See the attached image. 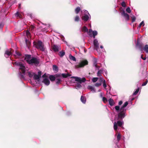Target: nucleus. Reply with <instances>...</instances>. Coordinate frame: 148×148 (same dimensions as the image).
Returning a JSON list of instances; mask_svg holds the SVG:
<instances>
[{
	"mask_svg": "<svg viewBox=\"0 0 148 148\" xmlns=\"http://www.w3.org/2000/svg\"><path fill=\"white\" fill-rule=\"evenodd\" d=\"M89 18V16L87 14H85L82 17V19L85 21H87L88 20Z\"/></svg>",
	"mask_w": 148,
	"mask_h": 148,
	"instance_id": "nucleus-13",
	"label": "nucleus"
},
{
	"mask_svg": "<svg viewBox=\"0 0 148 148\" xmlns=\"http://www.w3.org/2000/svg\"><path fill=\"white\" fill-rule=\"evenodd\" d=\"M49 78L51 81H55L56 79V77L53 75H51L49 76Z\"/></svg>",
	"mask_w": 148,
	"mask_h": 148,
	"instance_id": "nucleus-25",
	"label": "nucleus"
},
{
	"mask_svg": "<svg viewBox=\"0 0 148 148\" xmlns=\"http://www.w3.org/2000/svg\"><path fill=\"white\" fill-rule=\"evenodd\" d=\"M66 75L67 76V77L69 76H71V75L69 74V73H67L66 74Z\"/></svg>",
	"mask_w": 148,
	"mask_h": 148,
	"instance_id": "nucleus-56",
	"label": "nucleus"
},
{
	"mask_svg": "<svg viewBox=\"0 0 148 148\" xmlns=\"http://www.w3.org/2000/svg\"><path fill=\"white\" fill-rule=\"evenodd\" d=\"M92 36L95 38V36L97 34V32L96 31H92Z\"/></svg>",
	"mask_w": 148,
	"mask_h": 148,
	"instance_id": "nucleus-22",
	"label": "nucleus"
},
{
	"mask_svg": "<svg viewBox=\"0 0 148 148\" xmlns=\"http://www.w3.org/2000/svg\"><path fill=\"white\" fill-rule=\"evenodd\" d=\"M86 13H88V14H88V12H87V11H86Z\"/></svg>",
	"mask_w": 148,
	"mask_h": 148,
	"instance_id": "nucleus-63",
	"label": "nucleus"
},
{
	"mask_svg": "<svg viewBox=\"0 0 148 148\" xmlns=\"http://www.w3.org/2000/svg\"><path fill=\"white\" fill-rule=\"evenodd\" d=\"M103 79H102L101 78H100V79L99 80V82H101H101H103Z\"/></svg>",
	"mask_w": 148,
	"mask_h": 148,
	"instance_id": "nucleus-51",
	"label": "nucleus"
},
{
	"mask_svg": "<svg viewBox=\"0 0 148 148\" xmlns=\"http://www.w3.org/2000/svg\"><path fill=\"white\" fill-rule=\"evenodd\" d=\"M126 11L128 13H130L131 12V10L130 8L128 7L126 9Z\"/></svg>",
	"mask_w": 148,
	"mask_h": 148,
	"instance_id": "nucleus-40",
	"label": "nucleus"
},
{
	"mask_svg": "<svg viewBox=\"0 0 148 148\" xmlns=\"http://www.w3.org/2000/svg\"><path fill=\"white\" fill-rule=\"evenodd\" d=\"M92 29H89V31L88 32V35H89V36L90 37H92V34L90 33H91V32H92Z\"/></svg>",
	"mask_w": 148,
	"mask_h": 148,
	"instance_id": "nucleus-36",
	"label": "nucleus"
},
{
	"mask_svg": "<svg viewBox=\"0 0 148 148\" xmlns=\"http://www.w3.org/2000/svg\"><path fill=\"white\" fill-rule=\"evenodd\" d=\"M12 53L8 50L5 51L4 55L6 57H8Z\"/></svg>",
	"mask_w": 148,
	"mask_h": 148,
	"instance_id": "nucleus-15",
	"label": "nucleus"
},
{
	"mask_svg": "<svg viewBox=\"0 0 148 148\" xmlns=\"http://www.w3.org/2000/svg\"><path fill=\"white\" fill-rule=\"evenodd\" d=\"M148 82V80H147L146 81L143 82V83L142 84V86H145Z\"/></svg>",
	"mask_w": 148,
	"mask_h": 148,
	"instance_id": "nucleus-46",
	"label": "nucleus"
},
{
	"mask_svg": "<svg viewBox=\"0 0 148 148\" xmlns=\"http://www.w3.org/2000/svg\"><path fill=\"white\" fill-rule=\"evenodd\" d=\"M62 76L64 78L67 77V76L66 75V74L62 73Z\"/></svg>",
	"mask_w": 148,
	"mask_h": 148,
	"instance_id": "nucleus-49",
	"label": "nucleus"
},
{
	"mask_svg": "<svg viewBox=\"0 0 148 148\" xmlns=\"http://www.w3.org/2000/svg\"><path fill=\"white\" fill-rule=\"evenodd\" d=\"M128 104V102L126 101L120 108V106H118L115 107V108L116 112H119L120 110V112L118 114V119L122 120L123 119L125 116L126 109H125V108L127 106Z\"/></svg>",
	"mask_w": 148,
	"mask_h": 148,
	"instance_id": "nucleus-1",
	"label": "nucleus"
},
{
	"mask_svg": "<svg viewBox=\"0 0 148 148\" xmlns=\"http://www.w3.org/2000/svg\"><path fill=\"white\" fill-rule=\"evenodd\" d=\"M25 42L26 45V46L28 48H29V46H30L31 45V42L29 41V40H28L27 39H25Z\"/></svg>",
	"mask_w": 148,
	"mask_h": 148,
	"instance_id": "nucleus-19",
	"label": "nucleus"
},
{
	"mask_svg": "<svg viewBox=\"0 0 148 148\" xmlns=\"http://www.w3.org/2000/svg\"><path fill=\"white\" fill-rule=\"evenodd\" d=\"M40 60L36 58L32 57L30 60H27V62L29 64L32 65H34L37 66L40 63Z\"/></svg>",
	"mask_w": 148,
	"mask_h": 148,
	"instance_id": "nucleus-3",
	"label": "nucleus"
},
{
	"mask_svg": "<svg viewBox=\"0 0 148 148\" xmlns=\"http://www.w3.org/2000/svg\"><path fill=\"white\" fill-rule=\"evenodd\" d=\"M103 86L104 88H106L107 87V85L106 84V81L105 80H103Z\"/></svg>",
	"mask_w": 148,
	"mask_h": 148,
	"instance_id": "nucleus-33",
	"label": "nucleus"
},
{
	"mask_svg": "<svg viewBox=\"0 0 148 148\" xmlns=\"http://www.w3.org/2000/svg\"><path fill=\"white\" fill-rule=\"evenodd\" d=\"M98 79L97 77H94L92 79V81L94 82H96Z\"/></svg>",
	"mask_w": 148,
	"mask_h": 148,
	"instance_id": "nucleus-37",
	"label": "nucleus"
},
{
	"mask_svg": "<svg viewBox=\"0 0 148 148\" xmlns=\"http://www.w3.org/2000/svg\"><path fill=\"white\" fill-rule=\"evenodd\" d=\"M139 90V88H138L136 90V91L133 93V95H136L138 93Z\"/></svg>",
	"mask_w": 148,
	"mask_h": 148,
	"instance_id": "nucleus-35",
	"label": "nucleus"
},
{
	"mask_svg": "<svg viewBox=\"0 0 148 148\" xmlns=\"http://www.w3.org/2000/svg\"><path fill=\"white\" fill-rule=\"evenodd\" d=\"M82 30L83 32H88V30L86 26H84L82 28Z\"/></svg>",
	"mask_w": 148,
	"mask_h": 148,
	"instance_id": "nucleus-26",
	"label": "nucleus"
},
{
	"mask_svg": "<svg viewBox=\"0 0 148 148\" xmlns=\"http://www.w3.org/2000/svg\"><path fill=\"white\" fill-rule=\"evenodd\" d=\"M121 5L123 7H126V4L125 2L124 1H123L121 3Z\"/></svg>",
	"mask_w": 148,
	"mask_h": 148,
	"instance_id": "nucleus-44",
	"label": "nucleus"
},
{
	"mask_svg": "<svg viewBox=\"0 0 148 148\" xmlns=\"http://www.w3.org/2000/svg\"><path fill=\"white\" fill-rule=\"evenodd\" d=\"M81 10V8L80 7H77L75 9V13L76 14H78L80 11Z\"/></svg>",
	"mask_w": 148,
	"mask_h": 148,
	"instance_id": "nucleus-23",
	"label": "nucleus"
},
{
	"mask_svg": "<svg viewBox=\"0 0 148 148\" xmlns=\"http://www.w3.org/2000/svg\"><path fill=\"white\" fill-rule=\"evenodd\" d=\"M97 65V61H95L94 62V64H93L94 66H95Z\"/></svg>",
	"mask_w": 148,
	"mask_h": 148,
	"instance_id": "nucleus-54",
	"label": "nucleus"
},
{
	"mask_svg": "<svg viewBox=\"0 0 148 148\" xmlns=\"http://www.w3.org/2000/svg\"><path fill=\"white\" fill-rule=\"evenodd\" d=\"M131 18H132V23H133V22H134L135 21V20L136 19V18L134 16H132L131 17Z\"/></svg>",
	"mask_w": 148,
	"mask_h": 148,
	"instance_id": "nucleus-42",
	"label": "nucleus"
},
{
	"mask_svg": "<svg viewBox=\"0 0 148 148\" xmlns=\"http://www.w3.org/2000/svg\"><path fill=\"white\" fill-rule=\"evenodd\" d=\"M88 62L86 60L81 61L78 64L75 66L76 69L83 67L85 66L88 64Z\"/></svg>",
	"mask_w": 148,
	"mask_h": 148,
	"instance_id": "nucleus-5",
	"label": "nucleus"
},
{
	"mask_svg": "<svg viewBox=\"0 0 148 148\" xmlns=\"http://www.w3.org/2000/svg\"><path fill=\"white\" fill-rule=\"evenodd\" d=\"M134 99V98L132 99V100H133Z\"/></svg>",
	"mask_w": 148,
	"mask_h": 148,
	"instance_id": "nucleus-64",
	"label": "nucleus"
},
{
	"mask_svg": "<svg viewBox=\"0 0 148 148\" xmlns=\"http://www.w3.org/2000/svg\"><path fill=\"white\" fill-rule=\"evenodd\" d=\"M30 17H31V18H32V14H30Z\"/></svg>",
	"mask_w": 148,
	"mask_h": 148,
	"instance_id": "nucleus-62",
	"label": "nucleus"
},
{
	"mask_svg": "<svg viewBox=\"0 0 148 148\" xmlns=\"http://www.w3.org/2000/svg\"><path fill=\"white\" fill-rule=\"evenodd\" d=\"M31 58V56L30 55H25V60L27 62V60H30Z\"/></svg>",
	"mask_w": 148,
	"mask_h": 148,
	"instance_id": "nucleus-14",
	"label": "nucleus"
},
{
	"mask_svg": "<svg viewBox=\"0 0 148 148\" xmlns=\"http://www.w3.org/2000/svg\"><path fill=\"white\" fill-rule=\"evenodd\" d=\"M15 52H16V54L17 56H21V54L18 51H16Z\"/></svg>",
	"mask_w": 148,
	"mask_h": 148,
	"instance_id": "nucleus-47",
	"label": "nucleus"
},
{
	"mask_svg": "<svg viewBox=\"0 0 148 148\" xmlns=\"http://www.w3.org/2000/svg\"><path fill=\"white\" fill-rule=\"evenodd\" d=\"M69 58L71 60H72L73 61H76V59L75 57L73 56H72L71 54H70L69 56Z\"/></svg>",
	"mask_w": 148,
	"mask_h": 148,
	"instance_id": "nucleus-20",
	"label": "nucleus"
},
{
	"mask_svg": "<svg viewBox=\"0 0 148 148\" xmlns=\"http://www.w3.org/2000/svg\"><path fill=\"white\" fill-rule=\"evenodd\" d=\"M65 54V52L62 51H60L59 53V55L61 57H63Z\"/></svg>",
	"mask_w": 148,
	"mask_h": 148,
	"instance_id": "nucleus-24",
	"label": "nucleus"
},
{
	"mask_svg": "<svg viewBox=\"0 0 148 148\" xmlns=\"http://www.w3.org/2000/svg\"><path fill=\"white\" fill-rule=\"evenodd\" d=\"M121 138V135L120 134H118L117 136V140L119 141Z\"/></svg>",
	"mask_w": 148,
	"mask_h": 148,
	"instance_id": "nucleus-30",
	"label": "nucleus"
},
{
	"mask_svg": "<svg viewBox=\"0 0 148 148\" xmlns=\"http://www.w3.org/2000/svg\"><path fill=\"white\" fill-rule=\"evenodd\" d=\"M81 101L84 104L86 103V98L85 97L82 96L80 98Z\"/></svg>",
	"mask_w": 148,
	"mask_h": 148,
	"instance_id": "nucleus-16",
	"label": "nucleus"
},
{
	"mask_svg": "<svg viewBox=\"0 0 148 148\" xmlns=\"http://www.w3.org/2000/svg\"><path fill=\"white\" fill-rule=\"evenodd\" d=\"M38 75L39 76V77H40L41 74V72L40 71H39L38 72Z\"/></svg>",
	"mask_w": 148,
	"mask_h": 148,
	"instance_id": "nucleus-50",
	"label": "nucleus"
},
{
	"mask_svg": "<svg viewBox=\"0 0 148 148\" xmlns=\"http://www.w3.org/2000/svg\"><path fill=\"white\" fill-rule=\"evenodd\" d=\"M14 64L20 67L19 69L21 71L19 73L20 77L22 78H24V75L25 73V68L23 64L20 62H16Z\"/></svg>",
	"mask_w": 148,
	"mask_h": 148,
	"instance_id": "nucleus-2",
	"label": "nucleus"
},
{
	"mask_svg": "<svg viewBox=\"0 0 148 148\" xmlns=\"http://www.w3.org/2000/svg\"><path fill=\"white\" fill-rule=\"evenodd\" d=\"M81 86V85L80 84H79L77 86V87H80Z\"/></svg>",
	"mask_w": 148,
	"mask_h": 148,
	"instance_id": "nucleus-60",
	"label": "nucleus"
},
{
	"mask_svg": "<svg viewBox=\"0 0 148 148\" xmlns=\"http://www.w3.org/2000/svg\"><path fill=\"white\" fill-rule=\"evenodd\" d=\"M100 47L101 49H103V46H100Z\"/></svg>",
	"mask_w": 148,
	"mask_h": 148,
	"instance_id": "nucleus-61",
	"label": "nucleus"
},
{
	"mask_svg": "<svg viewBox=\"0 0 148 148\" xmlns=\"http://www.w3.org/2000/svg\"><path fill=\"white\" fill-rule=\"evenodd\" d=\"M141 58L143 60H146V57H143V55H142L141 56Z\"/></svg>",
	"mask_w": 148,
	"mask_h": 148,
	"instance_id": "nucleus-53",
	"label": "nucleus"
},
{
	"mask_svg": "<svg viewBox=\"0 0 148 148\" xmlns=\"http://www.w3.org/2000/svg\"><path fill=\"white\" fill-rule=\"evenodd\" d=\"M79 16H76L75 18V21L78 22L79 21Z\"/></svg>",
	"mask_w": 148,
	"mask_h": 148,
	"instance_id": "nucleus-34",
	"label": "nucleus"
},
{
	"mask_svg": "<svg viewBox=\"0 0 148 148\" xmlns=\"http://www.w3.org/2000/svg\"><path fill=\"white\" fill-rule=\"evenodd\" d=\"M53 69L54 71L58 72V66L56 65H53Z\"/></svg>",
	"mask_w": 148,
	"mask_h": 148,
	"instance_id": "nucleus-21",
	"label": "nucleus"
},
{
	"mask_svg": "<svg viewBox=\"0 0 148 148\" xmlns=\"http://www.w3.org/2000/svg\"><path fill=\"white\" fill-rule=\"evenodd\" d=\"M21 3H20L18 4V7L19 8H20V7H21Z\"/></svg>",
	"mask_w": 148,
	"mask_h": 148,
	"instance_id": "nucleus-58",
	"label": "nucleus"
},
{
	"mask_svg": "<svg viewBox=\"0 0 148 148\" xmlns=\"http://www.w3.org/2000/svg\"><path fill=\"white\" fill-rule=\"evenodd\" d=\"M123 103V101H120L119 103H118V104L119 106H120Z\"/></svg>",
	"mask_w": 148,
	"mask_h": 148,
	"instance_id": "nucleus-52",
	"label": "nucleus"
},
{
	"mask_svg": "<svg viewBox=\"0 0 148 148\" xmlns=\"http://www.w3.org/2000/svg\"><path fill=\"white\" fill-rule=\"evenodd\" d=\"M101 82H97L95 84V86L96 87H98L101 86Z\"/></svg>",
	"mask_w": 148,
	"mask_h": 148,
	"instance_id": "nucleus-39",
	"label": "nucleus"
},
{
	"mask_svg": "<svg viewBox=\"0 0 148 148\" xmlns=\"http://www.w3.org/2000/svg\"><path fill=\"white\" fill-rule=\"evenodd\" d=\"M52 49L53 51L55 52H58L60 49V48L59 46H58L55 45H53L52 46Z\"/></svg>",
	"mask_w": 148,
	"mask_h": 148,
	"instance_id": "nucleus-10",
	"label": "nucleus"
},
{
	"mask_svg": "<svg viewBox=\"0 0 148 148\" xmlns=\"http://www.w3.org/2000/svg\"><path fill=\"white\" fill-rule=\"evenodd\" d=\"M88 88L90 89L92 91H93L94 92H95V90L94 88L92 86H88Z\"/></svg>",
	"mask_w": 148,
	"mask_h": 148,
	"instance_id": "nucleus-28",
	"label": "nucleus"
},
{
	"mask_svg": "<svg viewBox=\"0 0 148 148\" xmlns=\"http://www.w3.org/2000/svg\"><path fill=\"white\" fill-rule=\"evenodd\" d=\"M26 35L27 37L28 38H31L30 36V32L28 31L27 30L26 32Z\"/></svg>",
	"mask_w": 148,
	"mask_h": 148,
	"instance_id": "nucleus-29",
	"label": "nucleus"
},
{
	"mask_svg": "<svg viewBox=\"0 0 148 148\" xmlns=\"http://www.w3.org/2000/svg\"><path fill=\"white\" fill-rule=\"evenodd\" d=\"M143 50L145 51L147 53H148V45H145L144 47H143Z\"/></svg>",
	"mask_w": 148,
	"mask_h": 148,
	"instance_id": "nucleus-17",
	"label": "nucleus"
},
{
	"mask_svg": "<svg viewBox=\"0 0 148 148\" xmlns=\"http://www.w3.org/2000/svg\"><path fill=\"white\" fill-rule=\"evenodd\" d=\"M144 45L143 43L138 40L136 45V47L138 48L141 51L143 50V48Z\"/></svg>",
	"mask_w": 148,
	"mask_h": 148,
	"instance_id": "nucleus-8",
	"label": "nucleus"
},
{
	"mask_svg": "<svg viewBox=\"0 0 148 148\" xmlns=\"http://www.w3.org/2000/svg\"><path fill=\"white\" fill-rule=\"evenodd\" d=\"M72 77L75 79V81L78 82L80 84L86 81V78L84 77L82 78V79L80 77Z\"/></svg>",
	"mask_w": 148,
	"mask_h": 148,
	"instance_id": "nucleus-6",
	"label": "nucleus"
},
{
	"mask_svg": "<svg viewBox=\"0 0 148 148\" xmlns=\"http://www.w3.org/2000/svg\"><path fill=\"white\" fill-rule=\"evenodd\" d=\"M108 101L110 105L111 106H112L114 104V102L113 100L111 98H110L108 100Z\"/></svg>",
	"mask_w": 148,
	"mask_h": 148,
	"instance_id": "nucleus-18",
	"label": "nucleus"
},
{
	"mask_svg": "<svg viewBox=\"0 0 148 148\" xmlns=\"http://www.w3.org/2000/svg\"><path fill=\"white\" fill-rule=\"evenodd\" d=\"M47 77V76H46V74L45 73L42 76V77L43 78H44V77Z\"/></svg>",
	"mask_w": 148,
	"mask_h": 148,
	"instance_id": "nucleus-55",
	"label": "nucleus"
},
{
	"mask_svg": "<svg viewBox=\"0 0 148 148\" xmlns=\"http://www.w3.org/2000/svg\"><path fill=\"white\" fill-rule=\"evenodd\" d=\"M102 71L101 70H100L98 71L97 73V75L98 76H101V73H102Z\"/></svg>",
	"mask_w": 148,
	"mask_h": 148,
	"instance_id": "nucleus-38",
	"label": "nucleus"
},
{
	"mask_svg": "<svg viewBox=\"0 0 148 148\" xmlns=\"http://www.w3.org/2000/svg\"><path fill=\"white\" fill-rule=\"evenodd\" d=\"M16 16L17 17H18L20 18H21L22 17V15L21 14H19L18 12H17L16 14Z\"/></svg>",
	"mask_w": 148,
	"mask_h": 148,
	"instance_id": "nucleus-31",
	"label": "nucleus"
},
{
	"mask_svg": "<svg viewBox=\"0 0 148 148\" xmlns=\"http://www.w3.org/2000/svg\"><path fill=\"white\" fill-rule=\"evenodd\" d=\"M143 24V26H144L145 25L143 21H142L140 23L138 26V27L139 28Z\"/></svg>",
	"mask_w": 148,
	"mask_h": 148,
	"instance_id": "nucleus-45",
	"label": "nucleus"
},
{
	"mask_svg": "<svg viewBox=\"0 0 148 148\" xmlns=\"http://www.w3.org/2000/svg\"><path fill=\"white\" fill-rule=\"evenodd\" d=\"M93 43L94 45V49L97 51L99 48V44L97 39H95L94 40Z\"/></svg>",
	"mask_w": 148,
	"mask_h": 148,
	"instance_id": "nucleus-9",
	"label": "nucleus"
},
{
	"mask_svg": "<svg viewBox=\"0 0 148 148\" xmlns=\"http://www.w3.org/2000/svg\"><path fill=\"white\" fill-rule=\"evenodd\" d=\"M40 77H39V76H38V75L36 74H35L34 75V78L35 80H39V79Z\"/></svg>",
	"mask_w": 148,
	"mask_h": 148,
	"instance_id": "nucleus-27",
	"label": "nucleus"
},
{
	"mask_svg": "<svg viewBox=\"0 0 148 148\" xmlns=\"http://www.w3.org/2000/svg\"><path fill=\"white\" fill-rule=\"evenodd\" d=\"M123 125V123L120 121H118L117 122H115L114 123V128L115 130L116 131L117 129V126L121 127Z\"/></svg>",
	"mask_w": 148,
	"mask_h": 148,
	"instance_id": "nucleus-7",
	"label": "nucleus"
},
{
	"mask_svg": "<svg viewBox=\"0 0 148 148\" xmlns=\"http://www.w3.org/2000/svg\"><path fill=\"white\" fill-rule=\"evenodd\" d=\"M96 68L98 69H99V67L97 65H96L95 66Z\"/></svg>",
	"mask_w": 148,
	"mask_h": 148,
	"instance_id": "nucleus-57",
	"label": "nucleus"
},
{
	"mask_svg": "<svg viewBox=\"0 0 148 148\" xmlns=\"http://www.w3.org/2000/svg\"><path fill=\"white\" fill-rule=\"evenodd\" d=\"M28 75L29 77H31L33 76V75L30 72H28Z\"/></svg>",
	"mask_w": 148,
	"mask_h": 148,
	"instance_id": "nucleus-48",
	"label": "nucleus"
},
{
	"mask_svg": "<svg viewBox=\"0 0 148 148\" xmlns=\"http://www.w3.org/2000/svg\"><path fill=\"white\" fill-rule=\"evenodd\" d=\"M34 28H35V27L34 26L32 25V26H30L29 28V30H31L32 31H33L34 29Z\"/></svg>",
	"mask_w": 148,
	"mask_h": 148,
	"instance_id": "nucleus-41",
	"label": "nucleus"
},
{
	"mask_svg": "<svg viewBox=\"0 0 148 148\" xmlns=\"http://www.w3.org/2000/svg\"><path fill=\"white\" fill-rule=\"evenodd\" d=\"M56 84H59L60 83V82L61 81V79H56Z\"/></svg>",
	"mask_w": 148,
	"mask_h": 148,
	"instance_id": "nucleus-32",
	"label": "nucleus"
},
{
	"mask_svg": "<svg viewBox=\"0 0 148 148\" xmlns=\"http://www.w3.org/2000/svg\"><path fill=\"white\" fill-rule=\"evenodd\" d=\"M122 15L124 16L127 21H128L129 19V15L126 13L124 10H123L121 13Z\"/></svg>",
	"mask_w": 148,
	"mask_h": 148,
	"instance_id": "nucleus-11",
	"label": "nucleus"
},
{
	"mask_svg": "<svg viewBox=\"0 0 148 148\" xmlns=\"http://www.w3.org/2000/svg\"><path fill=\"white\" fill-rule=\"evenodd\" d=\"M33 44L37 49H39L42 51H45V48L41 41H38V42L34 41L33 42Z\"/></svg>",
	"mask_w": 148,
	"mask_h": 148,
	"instance_id": "nucleus-4",
	"label": "nucleus"
},
{
	"mask_svg": "<svg viewBox=\"0 0 148 148\" xmlns=\"http://www.w3.org/2000/svg\"><path fill=\"white\" fill-rule=\"evenodd\" d=\"M102 100L103 102L105 103L107 102L108 101L107 99L104 97H103Z\"/></svg>",
	"mask_w": 148,
	"mask_h": 148,
	"instance_id": "nucleus-43",
	"label": "nucleus"
},
{
	"mask_svg": "<svg viewBox=\"0 0 148 148\" xmlns=\"http://www.w3.org/2000/svg\"><path fill=\"white\" fill-rule=\"evenodd\" d=\"M46 30H47L46 29H45V28H44V29H42V31H45Z\"/></svg>",
	"mask_w": 148,
	"mask_h": 148,
	"instance_id": "nucleus-59",
	"label": "nucleus"
},
{
	"mask_svg": "<svg viewBox=\"0 0 148 148\" xmlns=\"http://www.w3.org/2000/svg\"><path fill=\"white\" fill-rule=\"evenodd\" d=\"M42 82L44 83L46 86H48L50 83L49 80L47 78L44 79Z\"/></svg>",
	"mask_w": 148,
	"mask_h": 148,
	"instance_id": "nucleus-12",
	"label": "nucleus"
}]
</instances>
